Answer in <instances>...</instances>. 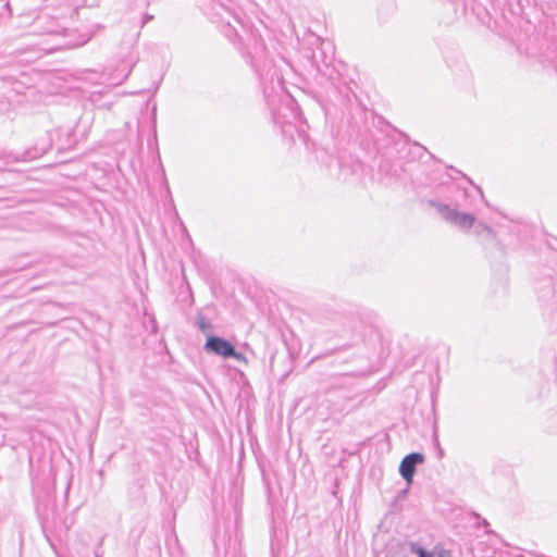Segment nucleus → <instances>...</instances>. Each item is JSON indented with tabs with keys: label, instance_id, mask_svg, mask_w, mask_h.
I'll return each instance as SVG.
<instances>
[{
	"label": "nucleus",
	"instance_id": "obj_1",
	"mask_svg": "<svg viewBox=\"0 0 557 557\" xmlns=\"http://www.w3.org/2000/svg\"><path fill=\"white\" fill-rule=\"evenodd\" d=\"M205 348L208 351L222 356L223 358L234 357L239 359L240 357V355L235 351L234 346L230 342L216 336L208 337Z\"/></svg>",
	"mask_w": 557,
	"mask_h": 557
},
{
	"label": "nucleus",
	"instance_id": "obj_2",
	"mask_svg": "<svg viewBox=\"0 0 557 557\" xmlns=\"http://www.w3.org/2000/svg\"><path fill=\"white\" fill-rule=\"evenodd\" d=\"M424 461V456L420 453H411L407 455L399 465V473L406 480L407 484H411L416 471V466Z\"/></svg>",
	"mask_w": 557,
	"mask_h": 557
},
{
	"label": "nucleus",
	"instance_id": "obj_3",
	"mask_svg": "<svg viewBox=\"0 0 557 557\" xmlns=\"http://www.w3.org/2000/svg\"><path fill=\"white\" fill-rule=\"evenodd\" d=\"M449 220L454 224L463 228H469L474 223V218L472 215L461 212H451L449 215Z\"/></svg>",
	"mask_w": 557,
	"mask_h": 557
},
{
	"label": "nucleus",
	"instance_id": "obj_4",
	"mask_svg": "<svg viewBox=\"0 0 557 557\" xmlns=\"http://www.w3.org/2000/svg\"><path fill=\"white\" fill-rule=\"evenodd\" d=\"M412 550L417 553L419 557H451V554L445 549H435L433 554L428 553L422 547H412Z\"/></svg>",
	"mask_w": 557,
	"mask_h": 557
}]
</instances>
